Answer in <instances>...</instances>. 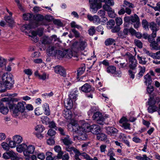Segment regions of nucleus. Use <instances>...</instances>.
<instances>
[{
  "label": "nucleus",
  "instance_id": "27",
  "mask_svg": "<svg viewBox=\"0 0 160 160\" xmlns=\"http://www.w3.org/2000/svg\"><path fill=\"white\" fill-rule=\"evenodd\" d=\"M84 132H85L84 131L82 130V131L79 132H78V135L77 136V138L78 140H83L87 138V136Z\"/></svg>",
  "mask_w": 160,
  "mask_h": 160
},
{
  "label": "nucleus",
  "instance_id": "40",
  "mask_svg": "<svg viewBox=\"0 0 160 160\" xmlns=\"http://www.w3.org/2000/svg\"><path fill=\"white\" fill-rule=\"evenodd\" d=\"M10 98V97H9ZM10 99L8 101H6V105H7V107L8 106L9 109H12V111H13L14 108H16L15 106H14L13 102L12 101H11V98H10Z\"/></svg>",
  "mask_w": 160,
  "mask_h": 160
},
{
  "label": "nucleus",
  "instance_id": "2",
  "mask_svg": "<svg viewBox=\"0 0 160 160\" xmlns=\"http://www.w3.org/2000/svg\"><path fill=\"white\" fill-rule=\"evenodd\" d=\"M2 79L6 88L10 89L14 83L12 75L10 73L4 74L2 76Z\"/></svg>",
  "mask_w": 160,
  "mask_h": 160
},
{
  "label": "nucleus",
  "instance_id": "46",
  "mask_svg": "<svg viewBox=\"0 0 160 160\" xmlns=\"http://www.w3.org/2000/svg\"><path fill=\"white\" fill-rule=\"evenodd\" d=\"M88 32L90 36H93L96 32L95 28L94 26H91L88 30Z\"/></svg>",
  "mask_w": 160,
  "mask_h": 160
},
{
  "label": "nucleus",
  "instance_id": "25",
  "mask_svg": "<svg viewBox=\"0 0 160 160\" xmlns=\"http://www.w3.org/2000/svg\"><path fill=\"white\" fill-rule=\"evenodd\" d=\"M61 140L65 145H69L72 143V141L68 135H67L66 137L62 138Z\"/></svg>",
  "mask_w": 160,
  "mask_h": 160
},
{
  "label": "nucleus",
  "instance_id": "59",
  "mask_svg": "<svg viewBox=\"0 0 160 160\" xmlns=\"http://www.w3.org/2000/svg\"><path fill=\"white\" fill-rule=\"evenodd\" d=\"M134 43L135 45L139 48H141L142 47V42L138 40H135Z\"/></svg>",
  "mask_w": 160,
  "mask_h": 160
},
{
  "label": "nucleus",
  "instance_id": "63",
  "mask_svg": "<svg viewBox=\"0 0 160 160\" xmlns=\"http://www.w3.org/2000/svg\"><path fill=\"white\" fill-rule=\"evenodd\" d=\"M107 155L110 157V158L113 157L115 156V154L113 151V148H111L108 150Z\"/></svg>",
  "mask_w": 160,
  "mask_h": 160
},
{
  "label": "nucleus",
  "instance_id": "15",
  "mask_svg": "<svg viewBox=\"0 0 160 160\" xmlns=\"http://www.w3.org/2000/svg\"><path fill=\"white\" fill-rule=\"evenodd\" d=\"M82 130L83 131V124L82 127H80L76 122H74L72 129H71V131L78 133L79 132H81Z\"/></svg>",
  "mask_w": 160,
  "mask_h": 160
},
{
  "label": "nucleus",
  "instance_id": "26",
  "mask_svg": "<svg viewBox=\"0 0 160 160\" xmlns=\"http://www.w3.org/2000/svg\"><path fill=\"white\" fill-rule=\"evenodd\" d=\"M27 148V145L25 143H22L19 145L17 146L16 149L18 152L21 153L26 151Z\"/></svg>",
  "mask_w": 160,
  "mask_h": 160
},
{
  "label": "nucleus",
  "instance_id": "24",
  "mask_svg": "<svg viewBox=\"0 0 160 160\" xmlns=\"http://www.w3.org/2000/svg\"><path fill=\"white\" fill-rule=\"evenodd\" d=\"M54 46H50L47 50V53L49 56L56 55V50Z\"/></svg>",
  "mask_w": 160,
  "mask_h": 160
},
{
  "label": "nucleus",
  "instance_id": "35",
  "mask_svg": "<svg viewBox=\"0 0 160 160\" xmlns=\"http://www.w3.org/2000/svg\"><path fill=\"white\" fill-rule=\"evenodd\" d=\"M122 6L125 8H127L129 9H131V8H133L134 7V5L133 4L126 0L124 1Z\"/></svg>",
  "mask_w": 160,
  "mask_h": 160
},
{
  "label": "nucleus",
  "instance_id": "17",
  "mask_svg": "<svg viewBox=\"0 0 160 160\" xmlns=\"http://www.w3.org/2000/svg\"><path fill=\"white\" fill-rule=\"evenodd\" d=\"M38 27L37 23H36V25L33 22L29 24H26L24 25L22 28V29H24V30H29L31 28H34Z\"/></svg>",
  "mask_w": 160,
  "mask_h": 160
},
{
  "label": "nucleus",
  "instance_id": "7",
  "mask_svg": "<svg viewBox=\"0 0 160 160\" xmlns=\"http://www.w3.org/2000/svg\"><path fill=\"white\" fill-rule=\"evenodd\" d=\"M128 120L125 117L122 118L119 120V123L122 124L121 126L125 129L130 130L131 129L130 124L128 123Z\"/></svg>",
  "mask_w": 160,
  "mask_h": 160
},
{
  "label": "nucleus",
  "instance_id": "5",
  "mask_svg": "<svg viewBox=\"0 0 160 160\" xmlns=\"http://www.w3.org/2000/svg\"><path fill=\"white\" fill-rule=\"evenodd\" d=\"M92 118L94 120L97 121V123L100 125L104 124V118L102 117L101 113L97 112L93 115Z\"/></svg>",
  "mask_w": 160,
  "mask_h": 160
},
{
  "label": "nucleus",
  "instance_id": "54",
  "mask_svg": "<svg viewBox=\"0 0 160 160\" xmlns=\"http://www.w3.org/2000/svg\"><path fill=\"white\" fill-rule=\"evenodd\" d=\"M1 146L3 149L5 150H8L9 149V147L8 144L6 142H3L1 143Z\"/></svg>",
  "mask_w": 160,
  "mask_h": 160
},
{
  "label": "nucleus",
  "instance_id": "55",
  "mask_svg": "<svg viewBox=\"0 0 160 160\" xmlns=\"http://www.w3.org/2000/svg\"><path fill=\"white\" fill-rule=\"evenodd\" d=\"M4 18L5 21L9 24H12L13 23V21L11 17L6 16L4 17Z\"/></svg>",
  "mask_w": 160,
  "mask_h": 160
},
{
  "label": "nucleus",
  "instance_id": "44",
  "mask_svg": "<svg viewBox=\"0 0 160 160\" xmlns=\"http://www.w3.org/2000/svg\"><path fill=\"white\" fill-rule=\"evenodd\" d=\"M41 121L43 123L48 124L50 120L47 116H43L41 118Z\"/></svg>",
  "mask_w": 160,
  "mask_h": 160
},
{
  "label": "nucleus",
  "instance_id": "48",
  "mask_svg": "<svg viewBox=\"0 0 160 160\" xmlns=\"http://www.w3.org/2000/svg\"><path fill=\"white\" fill-rule=\"evenodd\" d=\"M71 27L76 28L78 29L81 31L82 30V28L80 26L77 25L75 22H72L71 23Z\"/></svg>",
  "mask_w": 160,
  "mask_h": 160
},
{
  "label": "nucleus",
  "instance_id": "12",
  "mask_svg": "<svg viewBox=\"0 0 160 160\" xmlns=\"http://www.w3.org/2000/svg\"><path fill=\"white\" fill-rule=\"evenodd\" d=\"M43 32L42 31H40L39 33H38V32L32 31L31 32V34L28 35V36L31 38L32 40L34 42H36L39 40L38 38L37 37L38 34L41 36Z\"/></svg>",
  "mask_w": 160,
  "mask_h": 160
},
{
  "label": "nucleus",
  "instance_id": "61",
  "mask_svg": "<svg viewBox=\"0 0 160 160\" xmlns=\"http://www.w3.org/2000/svg\"><path fill=\"white\" fill-rule=\"evenodd\" d=\"M124 56L128 58L129 61L135 58L132 54L128 52H126Z\"/></svg>",
  "mask_w": 160,
  "mask_h": 160
},
{
  "label": "nucleus",
  "instance_id": "60",
  "mask_svg": "<svg viewBox=\"0 0 160 160\" xmlns=\"http://www.w3.org/2000/svg\"><path fill=\"white\" fill-rule=\"evenodd\" d=\"M147 90L148 93L150 94L154 90V87L151 85L148 86L147 88Z\"/></svg>",
  "mask_w": 160,
  "mask_h": 160
},
{
  "label": "nucleus",
  "instance_id": "3",
  "mask_svg": "<svg viewBox=\"0 0 160 160\" xmlns=\"http://www.w3.org/2000/svg\"><path fill=\"white\" fill-rule=\"evenodd\" d=\"M9 97H5L2 99V102H0V112L2 114L6 115L9 111V109L6 105V101L10 99Z\"/></svg>",
  "mask_w": 160,
  "mask_h": 160
},
{
  "label": "nucleus",
  "instance_id": "49",
  "mask_svg": "<svg viewBox=\"0 0 160 160\" xmlns=\"http://www.w3.org/2000/svg\"><path fill=\"white\" fill-rule=\"evenodd\" d=\"M150 46L153 49L156 50L160 49V46H158V43L155 42L150 43Z\"/></svg>",
  "mask_w": 160,
  "mask_h": 160
},
{
  "label": "nucleus",
  "instance_id": "22",
  "mask_svg": "<svg viewBox=\"0 0 160 160\" xmlns=\"http://www.w3.org/2000/svg\"><path fill=\"white\" fill-rule=\"evenodd\" d=\"M144 82L146 85L149 86L151 84L152 79L151 77L149 74H147L144 76Z\"/></svg>",
  "mask_w": 160,
  "mask_h": 160
},
{
  "label": "nucleus",
  "instance_id": "30",
  "mask_svg": "<svg viewBox=\"0 0 160 160\" xmlns=\"http://www.w3.org/2000/svg\"><path fill=\"white\" fill-rule=\"evenodd\" d=\"M78 91H72L69 95V98L73 101H75L77 99L78 94H77Z\"/></svg>",
  "mask_w": 160,
  "mask_h": 160
},
{
  "label": "nucleus",
  "instance_id": "51",
  "mask_svg": "<svg viewBox=\"0 0 160 160\" xmlns=\"http://www.w3.org/2000/svg\"><path fill=\"white\" fill-rule=\"evenodd\" d=\"M140 68L139 71L138 73V75L139 76V77H142L145 71V68L144 67H139Z\"/></svg>",
  "mask_w": 160,
  "mask_h": 160
},
{
  "label": "nucleus",
  "instance_id": "45",
  "mask_svg": "<svg viewBox=\"0 0 160 160\" xmlns=\"http://www.w3.org/2000/svg\"><path fill=\"white\" fill-rule=\"evenodd\" d=\"M49 38L48 37L44 36L42 38L41 41V45L42 46L46 44H48L49 43Z\"/></svg>",
  "mask_w": 160,
  "mask_h": 160
},
{
  "label": "nucleus",
  "instance_id": "32",
  "mask_svg": "<svg viewBox=\"0 0 160 160\" xmlns=\"http://www.w3.org/2000/svg\"><path fill=\"white\" fill-rule=\"evenodd\" d=\"M13 140L16 144L21 143L22 141V137L19 135H16L13 137Z\"/></svg>",
  "mask_w": 160,
  "mask_h": 160
},
{
  "label": "nucleus",
  "instance_id": "31",
  "mask_svg": "<svg viewBox=\"0 0 160 160\" xmlns=\"http://www.w3.org/2000/svg\"><path fill=\"white\" fill-rule=\"evenodd\" d=\"M33 15L32 14L28 13L23 15V18L25 20L32 21Z\"/></svg>",
  "mask_w": 160,
  "mask_h": 160
},
{
  "label": "nucleus",
  "instance_id": "39",
  "mask_svg": "<svg viewBox=\"0 0 160 160\" xmlns=\"http://www.w3.org/2000/svg\"><path fill=\"white\" fill-rule=\"evenodd\" d=\"M148 110V112L150 113H152L158 110V108L156 105H149Z\"/></svg>",
  "mask_w": 160,
  "mask_h": 160
},
{
  "label": "nucleus",
  "instance_id": "42",
  "mask_svg": "<svg viewBox=\"0 0 160 160\" xmlns=\"http://www.w3.org/2000/svg\"><path fill=\"white\" fill-rule=\"evenodd\" d=\"M57 55L58 58L60 59L63 57L65 58L64 51H62L56 50V55Z\"/></svg>",
  "mask_w": 160,
  "mask_h": 160
},
{
  "label": "nucleus",
  "instance_id": "16",
  "mask_svg": "<svg viewBox=\"0 0 160 160\" xmlns=\"http://www.w3.org/2000/svg\"><path fill=\"white\" fill-rule=\"evenodd\" d=\"M44 19L43 16L40 14L34 15L33 18V22L36 25V23H37L38 26L39 25V22L42 21Z\"/></svg>",
  "mask_w": 160,
  "mask_h": 160
},
{
  "label": "nucleus",
  "instance_id": "13",
  "mask_svg": "<svg viewBox=\"0 0 160 160\" xmlns=\"http://www.w3.org/2000/svg\"><path fill=\"white\" fill-rule=\"evenodd\" d=\"M105 129L106 132L108 135L111 136L114 135L118 132V130L116 128L111 126L105 127Z\"/></svg>",
  "mask_w": 160,
  "mask_h": 160
},
{
  "label": "nucleus",
  "instance_id": "64",
  "mask_svg": "<svg viewBox=\"0 0 160 160\" xmlns=\"http://www.w3.org/2000/svg\"><path fill=\"white\" fill-rule=\"evenodd\" d=\"M115 22L117 25L120 26L122 23V19L120 18H117L115 19Z\"/></svg>",
  "mask_w": 160,
  "mask_h": 160
},
{
  "label": "nucleus",
  "instance_id": "47",
  "mask_svg": "<svg viewBox=\"0 0 160 160\" xmlns=\"http://www.w3.org/2000/svg\"><path fill=\"white\" fill-rule=\"evenodd\" d=\"M86 42L84 41H81L79 42V47L82 50H84L87 46Z\"/></svg>",
  "mask_w": 160,
  "mask_h": 160
},
{
  "label": "nucleus",
  "instance_id": "57",
  "mask_svg": "<svg viewBox=\"0 0 160 160\" xmlns=\"http://www.w3.org/2000/svg\"><path fill=\"white\" fill-rule=\"evenodd\" d=\"M148 103L149 105H155L156 102L155 99L153 97H150L148 100Z\"/></svg>",
  "mask_w": 160,
  "mask_h": 160
},
{
  "label": "nucleus",
  "instance_id": "10",
  "mask_svg": "<svg viewBox=\"0 0 160 160\" xmlns=\"http://www.w3.org/2000/svg\"><path fill=\"white\" fill-rule=\"evenodd\" d=\"M79 90L85 93L91 92H93L94 89L91 85L88 83H86L79 88Z\"/></svg>",
  "mask_w": 160,
  "mask_h": 160
},
{
  "label": "nucleus",
  "instance_id": "50",
  "mask_svg": "<svg viewBox=\"0 0 160 160\" xmlns=\"http://www.w3.org/2000/svg\"><path fill=\"white\" fill-rule=\"evenodd\" d=\"M92 22L95 24L98 25L100 23V19L98 16L97 15L93 16V19Z\"/></svg>",
  "mask_w": 160,
  "mask_h": 160
},
{
  "label": "nucleus",
  "instance_id": "8",
  "mask_svg": "<svg viewBox=\"0 0 160 160\" xmlns=\"http://www.w3.org/2000/svg\"><path fill=\"white\" fill-rule=\"evenodd\" d=\"M131 23L133 24L134 27L136 29L138 28L140 25V19L138 16L135 14L133 16H131Z\"/></svg>",
  "mask_w": 160,
  "mask_h": 160
},
{
  "label": "nucleus",
  "instance_id": "56",
  "mask_svg": "<svg viewBox=\"0 0 160 160\" xmlns=\"http://www.w3.org/2000/svg\"><path fill=\"white\" fill-rule=\"evenodd\" d=\"M48 75L45 72H43L42 74H40L38 78L39 79L42 80H45L46 79L48 78Z\"/></svg>",
  "mask_w": 160,
  "mask_h": 160
},
{
  "label": "nucleus",
  "instance_id": "38",
  "mask_svg": "<svg viewBox=\"0 0 160 160\" xmlns=\"http://www.w3.org/2000/svg\"><path fill=\"white\" fill-rule=\"evenodd\" d=\"M116 70V68L113 66H110L107 68V72L108 73L113 74Z\"/></svg>",
  "mask_w": 160,
  "mask_h": 160
},
{
  "label": "nucleus",
  "instance_id": "41",
  "mask_svg": "<svg viewBox=\"0 0 160 160\" xmlns=\"http://www.w3.org/2000/svg\"><path fill=\"white\" fill-rule=\"evenodd\" d=\"M115 40L112 38H108L105 42V44L106 46H109L115 43Z\"/></svg>",
  "mask_w": 160,
  "mask_h": 160
},
{
  "label": "nucleus",
  "instance_id": "34",
  "mask_svg": "<svg viewBox=\"0 0 160 160\" xmlns=\"http://www.w3.org/2000/svg\"><path fill=\"white\" fill-rule=\"evenodd\" d=\"M78 156V157H79V156H82L83 157L84 159H86L89 156V155L85 152L81 153L78 150L76 149V152H75V154L74 156Z\"/></svg>",
  "mask_w": 160,
  "mask_h": 160
},
{
  "label": "nucleus",
  "instance_id": "53",
  "mask_svg": "<svg viewBox=\"0 0 160 160\" xmlns=\"http://www.w3.org/2000/svg\"><path fill=\"white\" fill-rule=\"evenodd\" d=\"M143 52L146 54L147 55H148L150 57H151L153 58L154 57V53L152 52H150L146 49L144 48L143 49Z\"/></svg>",
  "mask_w": 160,
  "mask_h": 160
},
{
  "label": "nucleus",
  "instance_id": "21",
  "mask_svg": "<svg viewBox=\"0 0 160 160\" xmlns=\"http://www.w3.org/2000/svg\"><path fill=\"white\" fill-rule=\"evenodd\" d=\"M54 150L56 152L58 153L57 156H55L56 158L61 159V156L64 154L63 152L61 151V147L59 146H56L54 147Z\"/></svg>",
  "mask_w": 160,
  "mask_h": 160
},
{
  "label": "nucleus",
  "instance_id": "20",
  "mask_svg": "<svg viewBox=\"0 0 160 160\" xmlns=\"http://www.w3.org/2000/svg\"><path fill=\"white\" fill-rule=\"evenodd\" d=\"M69 109L67 108L63 112V117L67 119H70L72 117V112Z\"/></svg>",
  "mask_w": 160,
  "mask_h": 160
},
{
  "label": "nucleus",
  "instance_id": "6",
  "mask_svg": "<svg viewBox=\"0 0 160 160\" xmlns=\"http://www.w3.org/2000/svg\"><path fill=\"white\" fill-rule=\"evenodd\" d=\"M26 102H18L16 106L17 108H14L13 110V113L16 114L18 112V111L21 112H24L25 110V107L24 106Z\"/></svg>",
  "mask_w": 160,
  "mask_h": 160
},
{
  "label": "nucleus",
  "instance_id": "19",
  "mask_svg": "<svg viewBox=\"0 0 160 160\" xmlns=\"http://www.w3.org/2000/svg\"><path fill=\"white\" fill-rule=\"evenodd\" d=\"M73 101L69 98L64 101V105L67 108L71 109L73 106Z\"/></svg>",
  "mask_w": 160,
  "mask_h": 160
},
{
  "label": "nucleus",
  "instance_id": "43",
  "mask_svg": "<svg viewBox=\"0 0 160 160\" xmlns=\"http://www.w3.org/2000/svg\"><path fill=\"white\" fill-rule=\"evenodd\" d=\"M44 129L43 126L40 124L38 125L35 128V130L40 133L42 132Z\"/></svg>",
  "mask_w": 160,
  "mask_h": 160
},
{
  "label": "nucleus",
  "instance_id": "37",
  "mask_svg": "<svg viewBox=\"0 0 160 160\" xmlns=\"http://www.w3.org/2000/svg\"><path fill=\"white\" fill-rule=\"evenodd\" d=\"M137 58L138 60L139 63L142 65H145L146 64L147 61L146 60V58L140 57L138 55H137Z\"/></svg>",
  "mask_w": 160,
  "mask_h": 160
},
{
  "label": "nucleus",
  "instance_id": "4",
  "mask_svg": "<svg viewBox=\"0 0 160 160\" xmlns=\"http://www.w3.org/2000/svg\"><path fill=\"white\" fill-rule=\"evenodd\" d=\"M35 149V147L32 145H30L27 146L26 150L24 152V155L25 158L26 160H29L30 158V154H32L34 152Z\"/></svg>",
  "mask_w": 160,
  "mask_h": 160
},
{
  "label": "nucleus",
  "instance_id": "14",
  "mask_svg": "<svg viewBox=\"0 0 160 160\" xmlns=\"http://www.w3.org/2000/svg\"><path fill=\"white\" fill-rule=\"evenodd\" d=\"M149 28L152 31L153 35L154 37H156L157 32L159 30V28L157 24L154 22H152L149 23Z\"/></svg>",
  "mask_w": 160,
  "mask_h": 160
},
{
  "label": "nucleus",
  "instance_id": "23",
  "mask_svg": "<svg viewBox=\"0 0 160 160\" xmlns=\"http://www.w3.org/2000/svg\"><path fill=\"white\" fill-rule=\"evenodd\" d=\"M126 12L129 15L131 14L132 10L127 8H122L118 12V14L120 15L124 14Z\"/></svg>",
  "mask_w": 160,
  "mask_h": 160
},
{
  "label": "nucleus",
  "instance_id": "58",
  "mask_svg": "<svg viewBox=\"0 0 160 160\" xmlns=\"http://www.w3.org/2000/svg\"><path fill=\"white\" fill-rule=\"evenodd\" d=\"M48 124L50 128H54L56 130L58 129V128L56 126V124L53 121H52L51 122L50 121Z\"/></svg>",
  "mask_w": 160,
  "mask_h": 160
},
{
  "label": "nucleus",
  "instance_id": "62",
  "mask_svg": "<svg viewBox=\"0 0 160 160\" xmlns=\"http://www.w3.org/2000/svg\"><path fill=\"white\" fill-rule=\"evenodd\" d=\"M8 145L9 148H13L16 147V143L14 140H10L8 142Z\"/></svg>",
  "mask_w": 160,
  "mask_h": 160
},
{
  "label": "nucleus",
  "instance_id": "33",
  "mask_svg": "<svg viewBox=\"0 0 160 160\" xmlns=\"http://www.w3.org/2000/svg\"><path fill=\"white\" fill-rule=\"evenodd\" d=\"M85 65L84 64H83L81 66V67L78 69L77 70V76L78 77L81 75L84 72L85 70Z\"/></svg>",
  "mask_w": 160,
  "mask_h": 160
},
{
  "label": "nucleus",
  "instance_id": "11",
  "mask_svg": "<svg viewBox=\"0 0 160 160\" xmlns=\"http://www.w3.org/2000/svg\"><path fill=\"white\" fill-rule=\"evenodd\" d=\"M4 153L3 155V157L5 159H9L10 158H13V159H17L18 158L17 156L18 153H15L12 151H8Z\"/></svg>",
  "mask_w": 160,
  "mask_h": 160
},
{
  "label": "nucleus",
  "instance_id": "52",
  "mask_svg": "<svg viewBox=\"0 0 160 160\" xmlns=\"http://www.w3.org/2000/svg\"><path fill=\"white\" fill-rule=\"evenodd\" d=\"M142 25L143 28L146 30H148V22L146 19H143L142 22Z\"/></svg>",
  "mask_w": 160,
  "mask_h": 160
},
{
  "label": "nucleus",
  "instance_id": "9",
  "mask_svg": "<svg viewBox=\"0 0 160 160\" xmlns=\"http://www.w3.org/2000/svg\"><path fill=\"white\" fill-rule=\"evenodd\" d=\"M54 71L56 73L59 74L62 77L66 76V70L63 67L61 66L57 65L55 66L54 68Z\"/></svg>",
  "mask_w": 160,
  "mask_h": 160
},
{
  "label": "nucleus",
  "instance_id": "28",
  "mask_svg": "<svg viewBox=\"0 0 160 160\" xmlns=\"http://www.w3.org/2000/svg\"><path fill=\"white\" fill-rule=\"evenodd\" d=\"M42 108L44 113L46 115L49 116L50 114V110L48 104L47 103H44L42 106Z\"/></svg>",
  "mask_w": 160,
  "mask_h": 160
},
{
  "label": "nucleus",
  "instance_id": "1",
  "mask_svg": "<svg viewBox=\"0 0 160 160\" xmlns=\"http://www.w3.org/2000/svg\"><path fill=\"white\" fill-rule=\"evenodd\" d=\"M83 131L85 132H91L93 134H97L100 132L101 128L99 126L94 124L92 125L87 123L83 124Z\"/></svg>",
  "mask_w": 160,
  "mask_h": 160
},
{
  "label": "nucleus",
  "instance_id": "29",
  "mask_svg": "<svg viewBox=\"0 0 160 160\" xmlns=\"http://www.w3.org/2000/svg\"><path fill=\"white\" fill-rule=\"evenodd\" d=\"M97 135V138L98 140L103 141L107 139V136L105 133H99Z\"/></svg>",
  "mask_w": 160,
  "mask_h": 160
},
{
  "label": "nucleus",
  "instance_id": "36",
  "mask_svg": "<svg viewBox=\"0 0 160 160\" xmlns=\"http://www.w3.org/2000/svg\"><path fill=\"white\" fill-rule=\"evenodd\" d=\"M65 58H71L73 56L72 52L70 49L64 50Z\"/></svg>",
  "mask_w": 160,
  "mask_h": 160
},
{
  "label": "nucleus",
  "instance_id": "18",
  "mask_svg": "<svg viewBox=\"0 0 160 160\" xmlns=\"http://www.w3.org/2000/svg\"><path fill=\"white\" fill-rule=\"evenodd\" d=\"M137 62L135 58L132 59L129 61V67L130 69L134 70L136 69L137 65Z\"/></svg>",
  "mask_w": 160,
  "mask_h": 160
}]
</instances>
